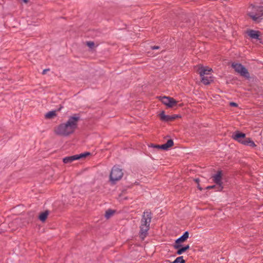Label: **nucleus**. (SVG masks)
Masks as SVG:
<instances>
[{
    "label": "nucleus",
    "instance_id": "nucleus-4",
    "mask_svg": "<svg viewBox=\"0 0 263 263\" xmlns=\"http://www.w3.org/2000/svg\"><path fill=\"white\" fill-rule=\"evenodd\" d=\"M232 67L234 69L235 71L240 75L247 80L250 78V73L248 69L240 63H233L231 65Z\"/></svg>",
    "mask_w": 263,
    "mask_h": 263
},
{
    "label": "nucleus",
    "instance_id": "nucleus-9",
    "mask_svg": "<svg viewBox=\"0 0 263 263\" xmlns=\"http://www.w3.org/2000/svg\"><path fill=\"white\" fill-rule=\"evenodd\" d=\"M248 35L253 39H256L260 43L263 44L262 37L260 36V32L259 31L250 30L247 32Z\"/></svg>",
    "mask_w": 263,
    "mask_h": 263
},
{
    "label": "nucleus",
    "instance_id": "nucleus-21",
    "mask_svg": "<svg viewBox=\"0 0 263 263\" xmlns=\"http://www.w3.org/2000/svg\"><path fill=\"white\" fill-rule=\"evenodd\" d=\"M57 115L55 110H52L48 112L45 115V117L46 119H52L55 117Z\"/></svg>",
    "mask_w": 263,
    "mask_h": 263
},
{
    "label": "nucleus",
    "instance_id": "nucleus-26",
    "mask_svg": "<svg viewBox=\"0 0 263 263\" xmlns=\"http://www.w3.org/2000/svg\"><path fill=\"white\" fill-rule=\"evenodd\" d=\"M87 45L90 48H92L95 46L93 42L89 41L87 42Z\"/></svg>",
    "mask_w": 263,
    "mask_h": 263
},
{
    "label": "nucleus",
    "instance_id": "nucleus-12",
    "mask_svg": "<svg viewBox=\"0 0 263 263\" xmlns=\"http://www.w3.org/2000/svg\"><path fill=\"white\" fill-rule=\"evenodd\" d=\"M189 237V233L188 231H185L183 234L179 238L175 240L174 245L181 244L185 242Z\"/></svg>",
    "mask_w": 263,
    "mask_h": 263
},
{
    "label": "nucleus",
    "instance_id": "nucleus-22",
    "mask_svg": "<svg viewBox=\"0 0 263 263\" xmlns=\"http://www.w3.org/2000/svg\"><path fill=\"white\" fill-rule=\"evenodd\" d=\"M116 212L115 210H111L110 209H108L105 214V217L106 219H109Z\"/></svg>",
    "mask_w": 263,
    "mask_h": 263
},
{
    "label": "nucleus",
    "instance_id": "nucleus-3",
    "mask_svg": "<svg viewBox=\"0 0 263 263\" xmlns=\"http://www.w3.org/2000/svg\"><path fill=\"white\" fill-rule=\"evenodd\" d=\"M123 176L122 169L114 166L109 175V180L112 184H115L117 181L120 180Z\"/></svg>",
    "mask_w": 263,
    "mask_h": 263
},
{
    "label": "nucleus",
    "instance_id": "nucleus-13",
    "mask_svg": "<svg viewBox=\"0 0 263 263\" xmlns=\"http://www.w3.org/2000/svg\"><path fill=\"white\" fill-rule=\"evenodd\" d=\"M152 218V213L150 211L144 212L142 217L141 221H147L151 222Z\"/></svg>",
    "mask_w": 263,
    "mask_h": 263
},
{
    "label": "nucleus",
    "instance_id": "nucleus-6",
    "mask_svg": "<svg viewBox=\"0 0 263 263\" xmlns=\"http://www.w3.org/2000/svg\"><path fill=\"white\" fill-rule=\"evenodd\" d=\"M141 223L139 237L142 240H143L148 234L147 232L149 230V225L151 222L141 221Z\"/></svg>",
    "mask_w": 263,
    "mask_h": 263
},
{
    "label": "nucleus",
    "instance_id": "nucleus-10",
    "mask_svg": "<svg viewBox=\"0 0 263 263\" xmlns=\"http://www.w3.org/2000/svg\"><path fill=\"white\" fill-rule=\"evenodd\" d=\"M173 247L174 249L177 250L176 253L177 255H181L183 254L188 250L190 247L189 245L183 246L181 244L174 245Z\"/></svg>",
    "mask_w": 263,
    "mask_h": 263
},
{
    "label": "nucleus",
    "instance_id": "nucleus-14",
    "mask_svg": "<svg viewBox=\"0 0 263 263\" xmlns=\"http://www.w3.org/2000/svg\"><path fill=\"white\" fill-rule=\"evenodd\" d=\"M174 145V141L173 139H170L167 140V142L161 145L162 149L164 151L168 150L170 148Z\"/></svg>",
    "mask_w": 263,
    "mask_h": 263
},
{
    "label": "nucleus",
    "instance_id": "nucleus-15",
    "mask_svg": "<svg viewBox=\"0 0 263 263\" xmlns=\"http://www.w3.org/2000/svg\"><path fill=\"white\" fill-rule=\"evenodd\" d=\"M161 121L165 122H169L170 121V116L165 115V111L162 110L159 115Z\"/></svg>",
    "mask_w": 263,
    "mask_h": 263
},
{
    "label": "nucleus",
    "instance_id": "nucleus-16",
    "mask_svg": "<svg viewBox=\"0 0 263 263\" xmlns=\"http://www.w3.org/2000/svg\"><path fill=\"white\" fill-rule=\"evenodd\" d=\"M201 77V82L204 85H209L213 81L212 77L204 76Z\"/></svg>",
    "mask_w": 263,
    "mask_h": 263
},
{
    "label": "nucleus",
    "instance_id": "nucleus-30",
    "mask_svg": "<svg viewBox=\"0 0 263 263\" xmlns=\"http://www.w3.org/2000/svg\"><path fill=\"white\" fill-rule=\"evenodd\" d=\"M49 69H45L44 70H43V72H42V74H45L46 73V72L48 71H49Z\"/></svg>",
    "mask_w": 263,
    "mask_h": 263
},
{
    "label": "nucleus",
    "instance_id": "nucleus-5",
    "mask_svg": "<svg viewBox=\"0 0 263 263\" xmlns=\"http://www.w3.org/2000/svg\"><path fill=\"white\" fill-rule=\"evenodd\" d=\"M223 172L222 170H218L216 174L212 176L213 181L217 185V191H222L223 189L222 178Z\"/></svg>",
    "mask_w": 263,
    "mask_h": 263
},
{
    "label": "nucleus",
    "instance_id": "nucleus-17",
    "mask_svg": "<svg viewBox=\"0 0 263 263\" xmlns=\"http://www.w3.org/2000/svg\"><path fill=\"white\" fill-rule=\"evenodd\" d=\"M77 160L76 155L66 157L63 159V162L65 164L70 163L72 162Z\"/></svg>",
    "mask_w": 263,
    "mask_h": 263
},
{
    "label": "nucleus",
    "instance_id": "nucleus-31",
    "mask_svg": "<svg viewBox=\"0 0 263 263\" xmlns=\"http://www.w3.org/2000/svg\"><path fill=\"white\" fill-rule=\"evenodd\" d=\"M194 181H195V182L196 183H197V184H199L200 180H199V178H196V179H194Z\"/></svg>",
    "mask_w": 263,
    "mask_h": 263
},
{
    "label": "nucleus",
    "instance_id": "nucleus-19",
    "mask_svg": "<svg viewBox=\"0 0 263 263\" xmlns=\"http://www.w3.org/2000/svg\"><path fill=\"white\" fill-rule=\"evenodd\" d=\"M242 144L245 145H249L251 147H254L256 146L253 141L250 138H246L242 142Z\"/></svg>",
    "mask_w": 263,
    "mask_h": 263
},
{
    "label": "nucleus",
    "instance_id": "nucleus-23",
    "mask_svg": "<svg viewBox=\"0 0 263 263\" xmlns=\"http://www.w3.org/2000/svg\"><path fill=\"white\" fill-rule=\"evenodd\" d=\"M170 262V260H167ZM185 260L183 259L182 256L177 257L174 261L171 262V263H185Z\"/></svg>",
    "mask_w": 263,
    "mask_h": 263
},
{
    "label": "nucleus",
    "instance_id": "nucleus-25",
    "mask_svg": "<svg viewBox=\"0 0 263 263\" xmlns=\"http://www.w3.org/2000/svg\"><path fill=\"white\" fill-rule=\"evenodd\" d=\"M205 189H206V190H210V189H216V191H217V184H215V185H213L208 186H207Z\"/></svg>",
    "mask_w": 263,
    "mask_h": 263
},
{
    "label": "nucleus",
    "instance_id": "nucleus-8",
    "mask_svg": "<svg viewBox=\"0 0 263 263\" xmlns=\"http://www.w3.org/2000/svg\"><path fill=\"white\" fill-rule=\"evenodd\" d=\"M232 138L234 140L242 144L243 141L245 139L246 137L245 133H242L239 130H236L233 133Z\"/></svg>",
    "mask_w": 263,
    "mask_h": 263
},
{
    "label": "nucleus",
    "instance_id": "nucleus-33",
    "mask_svg": "<svg viewBox=\"0 0 263 263\" xmlns=\"http://www.w3.org/2000/svg\"><path fill=\"white\" fill-rule=\"evenodd\" d=\"M25 3H27L28 2V0H22Z\"/></svg>",
    "mask_w": 263,
    "mask_h": 263
},
{
    "label": "nucleus",
    "instance_id": "nucleus-24",
    "mask_svg": "<svg viewBox=\"0 0 263 263\" xmlns=\"http://www.w3.org/2000/svg\"><path fill=\"white\" fill-rule=\"evenodd\" d=\"M178 118H181V116L179 115H173L172 116H170V121L171 122L174 121Z\"/></svg>",
    "mask_w": 263,
    "mask_h": 263
},
{
    "label": "nucleus",
    "instance_id": "nucleus-20",
    "mask_svg": "<svg viewBox=\"0 0 263 263\" xmlns=\"http://www.w3.org/2000/svg\"><path fill=\"white\" fill-rule=\"evenodd\" d=\"M91 155L89 152H85L83 153H81L80 154L76 155L77 157V160H80L85 158L86 157L90 156Z\"/></svg>",
    "mask_w": 263,
    "mask_h": 263
},
{
    "label": "nucleus",
    "instance_id": "nucleus-34",
    "mask_svg": "<svg viewBox=\"0 0 263 263\" xmlns=\"http://www.w3.org/2000/svg\"><path fill=\"white\" fill-rule=\"evenodd\" d=\"M62 107H61L58 110H60L61 108H62Z\"/></svg>",
    "mask_w": 263,
    "mask_h": 263
},
{
    "label": "nucleus",
    "instance_id": "nucleus-11",
    "mask_svg": "<svg viewBox=\"0 0 263 263\" xmlns=\"http://www.w3.org/2000/svg\"><path fill=\"white\" fill-rule=\"evenodd\" d=\"M212 71V68L204 67L203 66H199L197 69V72L199 74L200 77L208 76L210 74V72Z\"/></svg>",
    "mask_w": 263,
    "mask_h": 263
},
{
    "label": "nucleus",
    "instance_id": "nucleus-7",
    "mask_svg": "<svg viewBox=\"0 0 263 263\" xmlns=\"http://www.w3.org/2000/svg\"><path fill=\"white\" fill-rule=\"evenodd\" d=\"M159 100L162 103L165 105L168 108H173L177 104V101L173 98L170 97H159Z\"/></svg>",
    "mask_w": 263,
    "mask_h": 263
},
{
    "label": "nucleus",
    "instance_id": "nucleus-29",
    "mask_svg": "<svg viewBox=\"0 0 263 263\" xmlns=\"http://www.w3.org/2000/svg\"><path fill=\"white\" fill-rule=\"evenodd\" d=\"M160 46H151V49H153V50H155V49H160Z\"/></svg>",
    "mask_w": 263,
    "mask_h": 263
},
{
    "label": "nucleus",
    "instance_id": "nucleus-27",
    "mask_svg": "<svg viewBox=\"0 0 263 263\" xmlns=\"http://www.w3.org/2000/svg\"><path fill=\"white\" fill-rule=\"evenodd\" d=\"M152 146L155 148H157L158 149H162L161 145H157V144H152Z\"/></svg>",
    "mask_w": 263,
    "mask_h": 263
},
{
    "label": "nucleus",
    "instance_id": "nucleus-32",
    "mask_svg": "<svg viewBox=\"0 0 263 263\" xmlns=\"http://www.w3.org/2000/svg\"><path fill=\"white\" fill-rule=\"evenodd\" d=\"M197 188L200 190V191H202L203 190V188L201 187L200 185L199 184H197Z\"/></svg>",
    "mask_w": 263,
    "mask_h": 263
},
{
    "label": "nucleus",
    "instance_id": "nucleus-28",
    "mask_svg": "<svg viewBox=\"0 0 263 263\" xmlns=\"http://www.w3.org/2000/svg\"><path fill=\"white\" fill-rule=\"evenodd\" d=\"M230 105L232 107H238V105L237 103L234 102H231L230 103Z\"/></svg>",
    "mask_w": 263,
    "mask_h": 263
},
{
    "label": "nucleus",
    "instance_id": "nucleus-1",
    "mask_svg": "<svg viewBox=\"0 0 263 263\" xmlns=\"http://www.w3.org/2000/svg\"><path fill=\"white\" fill-rule=\"evenodd\" d=\"M80 120L81 116L79 114L69 116L66 123L60 124L55 128V134L63 136H68L73 134L78 128V123Z\"/></svg>",
    "mask_w": 263,
    "mask_h": 263
},
{
    "label": "nucleus",
    "instance_id": "nucleus-2",
    "mask_svg": "<svg viewBox=\"0 0 263 263\" xmlns=\"http://www.w3.org/2000/svg\"><path fill=\"white\" fill-rule=\"evenodd\" d=\"M247 14L255 23H260L263 20V6H253L252 11Z\"/></svg>",
    "mask_w": 263,
    "mask_h": 263
},
{
    "label": "nucleus",
    "instance_id": "nucleus-18",
    "mask_svg": "<svg viewBox=\"0 0 263 263\" xmlns=\"http://www.w3.org/2000/svg\"><path fill=\"white\" fill-rule=\"evenodd\" d=\"M49 214V211L48 210H46L44 212H42L40 214L38 218L42 222H44L46 220Z\"/></svg>",
    "mask_w": 263,
    "mask_h": 263
}]
</instances>
